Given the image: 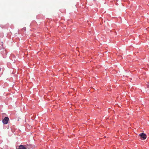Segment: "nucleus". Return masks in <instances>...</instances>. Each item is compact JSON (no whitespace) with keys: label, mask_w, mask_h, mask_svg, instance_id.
<instances>
[{"label":"nucleus","mask_w":149,"mask_h":149,"mask_svg":"<svg viewBox=\"0 0 149 149\" xmlns=\"http://www.w3.org/2000/svg\"><path fill=\"white\" fill-rule=\"evenodd\" d=\"M9 118L8 117H5L3 120L2 122L4 124H7L9 120Z\"/></svg>","instance_id":"f257e3e1"},{"label":"nucleus","mask_w":149,"mask_h":149,"mask_svg":"<svg viewBox=\"0 0 149 149\" xmlns=\"http://www.w3.org/2000/svg\"><path fill=\"white\" fill-rule=\"evenodd\" d=\"M16 149H26V148L24 145H21L19 146V148Z\"/></svg>","instance_id":"7ed1b4c3"},{"label":"nucleus","mask_w":149,"mask_h":149,"mask_svg":"<svg viewBox=\"0 0 149 149\" xmlns=\"http://www.w3.org/2000/svg\"><path fill=\"white\" fill-rule=\"evenodd\" d=\"M139 135L143 139H145L146 138V135L144 133L140 134Z\"/></svg>","instance_id":"f03ea898"}]
</instances>
